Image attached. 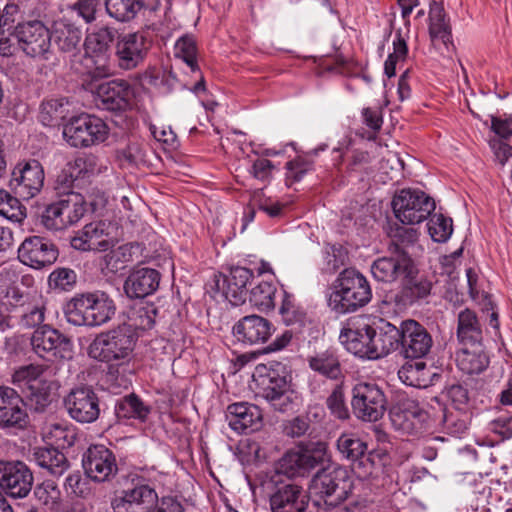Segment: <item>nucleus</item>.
Wrapping results in <instances>:
<instances>
[{
    "label": "nucleus",
    "mask_w": 512,
    "mask_h": 512,
    "mask_svg": "<svg viewBox=\"0 0 512 512\" xmlns=\"http://www.w3.org/2000/svg\"><path fill=\"white\" fill-rule=\"evenodd\" d=\"M309 429V422L306 417L297 416L287 420L283 424V433L291 438L303 436Z\"/></svg>",
    "instance_id": "62"
},
{
    "label": "nucleus",
    "mask_w": 512,
    "mask_h": 512,
    "mask_svg": "<svg viewBox=\"0 0 512 512\" xmlns=\"http://www.w3.org/2000/svg\"><path fill=\"white\" fill-rule=\"evenodd\" d=\"M274 330L272 323L267 319L258 315H248L242 317L233 326V335L245 344H263L271 337Z\"/></svg>",
    "instance_id": "27"
},
{
    "label": "nucleus",
    "mask_w": 512,
    "mask_h": 512,
    "mask_svg": "<svg viewBox=\"0 0 512 512\" xmlns=\"http://www.w3.org/2000/svg\"><path fill=\"white\" fill-rule=\"evenodd\" d=\"M392 207L401 223L415 225L424 221L434 211L435 202L423 191L403 189L394 196Z\"/></svg>",
    "instance_id": "9"
},
{
    "label": "nucleus",
    "mask_w": 512,
    "mask_h": 512,
    "mask_svg": "<svg viewBox=\"0 0 512 512\" xmlns=\"http://www.w3.org/2000/svg\"><path fill=\"white\" fill-rule=\"evenodd\" d=\"M112 228L104 221L89 223L71 239V246L81 251H106L114 244Z\"/></svg>",
    "instance_id": "24"
},
{
    "label": "nucleus",
    "mask_w": 512,
    "mask_h": 512,
    "mask_svg": "<svg viewBox=\"0 0 512 512\" xmlns=\"http://www.w3.org/2000/svg\"><path fill=\"white\" fill-rule=\"evenodd\" d=\"M68 415L76 422H95L100 415L99 398L92 387H75L63 399Z\"/></svg>",
    "instance_id": "12"
},
{
    "label": "nucleus",
    "mask_w": 512,
    "mask_h": 512,
    "mask_svg": "<svg viewBox=\"0 0 512 512\" xmlns=\"http://www.w3.org/2000/svg\"><path fill=\"white\" fill-rule=\"evenodd\" d=\"M158 500L156 491L147 484L124 489L111 502L114 512H151Z\"/></svg>",
    "instance_id": "20"
},
{
    "label": "nucleus",
    "mask_w": 512,
    "mask_h": 512,
    "mask_svg": "<svg viewBox=\"0 0 512 512\" xmlns=\"http://www.w3.org/2000/svg\"><path fill=\"white\" fill-rule=\"evenodd\" d=\"M326 456L327 444L324 442L298 446L283 455L279 461V470L289 477L304 475L322 464Z\"/></svg>",
    "instance_id": "11"
},
{
    "label": "nucleus",
    "mask_w": 512,
    "mask_h": 512,
    "mask_svg": "<svg viewBox=\"0 0 512 512\" xmlns=\"http://www.w3.org/2000/svg\"><path fill=\"white\" fill-rule=\"evenodd\" d=\"M269 504L272 512H304L307 507L302 487L290 481L276 484Z\"/></svg>",
    "instance_id": "25"
},
{
    "label": "nucleus",
    "mask_w": 512,
    "mask_h": 512,
    "mask_svg": "<svg viewBox=\"0 0 512 512\" xmlns=\"http://www.w3.org/2000/svg\"><path fill=\"white\" fill-rule=\"evenodd\" d=\"M253 279V272L244 267H235L229 275L223 277V294L234 306L245 302L247 296V284Z\"/></svg>",
    "instance_id": "31"
},
{
    "label": "nucleus",
    "mask_w": 512,
    "mask_h": 512,
    "mask_svg": "<svg viewBox=\"0 0 512 512\" xmlns=\"http://www.w3.org/2000/svg\"><path fill=\"white\" fill-rule=\"evenodd\" d=\"M229 427L237 433L257 430L261 426L262 413L260 409L247 402L230 404L226 411Z\"/></svg>",
    "instance_id": "29"
},
{
    "label": "nucleus",
    "mask_w": 512,
    "mask_h": 512,
    "mask_svg": "<svg viewBox=\"0 0 512 512\" xmlns=\"http://www.w3.org/2000/svg\"><path fill=\"white\" fill-rule=\"evenodd\" d=\"M41 222L48 230L57 231L67 227L66 221L62 216L59 201L52 203L45 209Z\"/></svg>",
    "instance_id": "58"
},
{
    "label": "nucleus",
    "mask_w": 512,
    "mask_h": 512,
    "mask_svg": "<svg viewBox=\"0 0 512 512\" xmlns=\"http://www.w3.org/2000/svg\"><path fill=\"white\" fill-rule=\"evenodd\" d=\"M510 136H512V130H492L488 139L495 162L501 167L512 162V146L506 142Z\"/></svg>",
    "instance_id": "44"
},
{
    "label": "nucleus",
    "mask_w": 512,
    "mask_h": 512,
    "mask_svg": "<svg viewBox=\"0 0 512 512\" xmlns=\"http://www.w3.org/2000/svg\"><path fill=\"white\" fill-rule=\"evenodd\" d=\"M33 351L41 358H64L72 350L71 341L49 325L38 327L32 334Z\"/></svg>",
    "instance_id": "18"
},
{
    "label": "nucleus",
    "mask_w": 512,
    "mask_h": 512,
    "mask_svg": "<svg viewBox=\"0 0 512 512\" xmlns=\"http://www.w3.org/2000/svg\"><path fill=\"white\" fill-rule=\"evenodd\" d=\"M44 369L39 365L20 367L12 375V383L25 394L35 412H44L52 403V391L56 383L42 377Z\"/></svg>",
    "instance_id": "5"
},
{
    "label": "nucleus",
    "mask_w": 512,
    "mask_h": 512,
    "mask_svg": "<svg viewBox=\"0 0 512 512\" xmlns=\"http://www.w3.org/2000/svg\"><path fill=\"white\" fill-rule=\"evenodd\" d=\"M0 215L16 222H21L26 217L19 200L3 190H0Z\"/></svg>",
    "instance_id": "54"
},
{
    "label": "nucleus",
    "mask_w": 512,
    "mask_h": 512,
    "mask_svg": "<svg viewBox=\"0 0 512 512\" xmlns=\"http://www.w3.org/2000/svg\"><path fill=\"white\" fill-rule=\"evenodd\" d=\"M403 168V162L396 153L388 151L387 154L382 158L380 163V170L390 179H393V173L399 172Z\"/></svg>",
    "instance_id": "64"
},
{
    "label": "nucleus",
    "mask_w": 512,
    "mask_h": 512,
    "mask_svg": "<svg viewBox=\"0 0 512 512\" xmlns=\"http://www.w3.org/2000/svg\"><path fill=\"white\" fill-rule=\"evenodd\" d=\"M456 361L459 369L466 374H479L489 364L488 356L484 352L481 343L475 346H464L457 353Z\"/></svg>",
    "instance_id": "35"
},
{
    "label": "nucleus",
    "mask_w": 512,
    "mask_h": 512,
    "mask_svg": "<svg viewBox=\"0 0 512 512\" xmlns=\"http://www.w3.org/2000/svg\"><path fill=\"white\" fill-rule=\"evenodd\" d=\"M160 273L152 268L142 267L130 273L124 284L129 298H144L159 287Z\"/></svg>",
    "instance_id": "30"
},
{
    "label": "nucleus",
    "mask_w": 512,
    "mask_h": 512,
    "mask_svg": "<svg viewBox=\"0 0 512 512\" xmlns=\"http://www.w3.org/2000/svg\"><path fill=\"white\" fill-rule=\"evenodd\" d=\"M389 256L376 259L371 265L373 277L384 283H392L399 279L411 280L416 268L410 255L388 251Z\"/></svg>",
    "instance_id": "13"
},
{
    "label": "nucleus",
    "mask_w": 512,
    "mask_h": 512,
    "mask_svg": "<svg viewBox=\"0 0 512 512\" xmlns=\"http://www.w3.org/2000/svg\"><path fill=\"white\" fill-rule=\"evenodd\" d=\"M112 40V33L108 28H100L86 36L83 65L87 75L109 77L112 74L109 53Z\"/></svg>",
    "instance_id": "8"
},
{
    "label": "nucleus",
    "mask_w": 512,
    "mask_h": 512,
    "mask_svg": "<svg viewBox=\"0 0 512 512\" xmlns=\"http://www.w3.org/2000/svg\"><path fill=\"white\" fill-rule=\"evenodd\" d=\"M429 19V33L432 40H439L443 44H447L450 41L451 32L449 25L445 20L444 10L439 6L432 7Z\"/></svg>",
    "instance_id": "50"
},
{
    "label": "nucleus",
    "mask_w": 512,
    "mask_h": 512,
    "mask_svg": "<svg viewBox=\"0 0 512 512\" xmlns=\"http://www.w3.org/2000/svg\"><path fill=\"white\" fill-rule=\"evenodd\" d=\"M44 178V169L37 160L20 162L11 173L9 186L16 195L29 200L41 191Z\"/></svg>",
    "instance_id": "14"
},
{
    "label": "nucleus",
    "mask_w": 512,
    "mask_h": 512,
    "mask_svg": "<svg viewBox=\"0 0 512 512\" xmlns=\"http://www.w3.org/2000/svg\"><path fill=\"white\" fill-rule=\"evenodd\" d=\"M352 490V482L346 468L329 465L318 471L310 481L308 492L317 505L323 501L336 507L345 501Z\"/></svg>",
    "instance_id": "3"
},
{
    "label": "nucleus",
    "mask_w": 512,
    "mask_h": 512,
    "mask_svg": "<svg viewBox=\"0 0 512 512\" xmlns=\"http://www.w3.org/2000/svg\"><path fill=\"white\" fill-rule=\"evenodd\" d=\"M156 309L152 306H144L134 313V326L141 330H149L155 324Z\"/></svg>",
    "instance_id": "60"
},
{
    "label": "nucleus",
    "mask_w": 512,
    "mask_h": 512,
    "mask_svg": "<svg viewBox=\"0 0 512 512\" xmlns=\"http://www.w3.org/2000/svg\"><path fill=\"white\" fill-rule=\"evenodd\" d=\"M63 138L74 148H86L104 142L108 130H63Z\"/></svg>",
    "instance_id": "43"
},
{
    "label": "nucleus",
    "mask_w": 512,
    "mask_h": 512,
    "mask_svg": "<svg viewBox=\"0 0 512 512\" xmlns=\"http://www.w3.org/2000/svg\"><path fill=\"white\" fill-rule=\"evenodd\" d=\"M42 435L47 443L61 449L71 447L76 440L74 431L61 423L46 424Z\"/></svg>",
    "instance_id": "41"
},
{
    "label": "nucleus",
    "mask_w": 512,
    "mask_h": 512,
    "mask_svg": "<svg viewBox=\"0 0 512 512\" xmlns=\"http://www.w3.org/2000/svg\"><path fill=\"white\" fill-rule=\"evenodd\" d=\"M28 425L29 415L21 395L11 387L0 386V427L20 431Z\"/></svg>",
    "instance_id": "16"
},
{
    "label": "nucleus",
    "mask_w": 512,
    "mask_h": 512,
    "mask_svg": "<svg viewBox=\"0 0 512 512\" xmlns=\"http://www.w3.org/2000/svg\"><path fill=\"white\" fill-rule=\"evenodd\" d=\"M135 344L136 338L130 327L122 325L99 334L89 346V355L103 362L128 360Z\"/></svg>",
    "instance_id": "6"
},
{
    "label": "nucleus",
    "mask_w": 512,
    "mask_h": 512,
    "mask_svg": "<svg viewBox=\"0 0 512 512\" xmlns=\"http://www.w3.org/2000/svg\"><path fill=\"white\" fill-rule=\"evenodd\" d=\"M103 78L87 75L83 86L93 94L98 107L110 111L124 110L129 105V85L123 80L102 81Z\"/></svg>",
    "instance_id": "10"
},
{
    "label": "nucleus",
    "mask_w": 512,
    "mask_h": 512,
    "mask_svg": "<svg viewBox=\"0 0 512 512\" xmlns=\"http://www.w3.org/2000/svg\"><path fill=\"white\" fill-rule=\"evenodd\" d=\"M372 297L367 279L354 269H345L335 281L328 304L337 313H347L365 306Z\"/></svg>",
    "instance_id": "2"
},
{
    "label": "nucleus",
    "mask_w": 512,
    "mask_h": 512,
    "mask_svg": "<svg viewBox=\"0 0 512 512\" xmlns=\"http://www.w3.org/2000/svg\"><path fill=\"white\" fill-rule=\"evenodd\" d=\"M81 30L73 24L60 20L54 23V30L51 39L64 52L77 50L81 40Z\"/></svg>",
    "instance_id": "39"
},
{
    "label": "nucleus",
    "mask_w": 512,
    "mask_h": 512,
    "mask_svg": "<svg viewBox=\"0 0 512 512\" xmlns=\"http://www.w3.org/2000/svg\"><path fill=\"white\" fill-rule=\"evenodd\" d=\"M445 395L457 411L468 412L470 397L462 384H452L445 389Z\"/></svg>",
    "instance_id": "57"
},
{
    "label": "nucleus",
    "mask_w": 512,
    "mask_h": 512,
    "mask_svg": "<svg viewBox=\"0 0 512 512\" xmlns=\"http://www.w3.org/2000/svg\"><path fill=\"white\" fill-rule=\"evenodd\" d=\"M327 406L331 412L339 419L348 417V410L344 403V396L340 389L334 390L327 398Z\"/></svg>",
    "instance_id": "63"
},
{
    "label": "nucleus",
    "mask_w": 512,
    "mask_h": 512,
    "mask_svg": "<svg viewBox=\"0 0 512 512\" xmlns=\"http://www.w3.org/2000/svg\"><path fill=\"white\" fill-rule=\"evenodd\" d=\"M62 216L66 221L67 227L77 223L85 214L86 200L79 193H67L59 200Z\"/></svg>",
    "instance_id": "42"
},
{
    "label": "nucleus",
    "mask_w": 512,
    "mask_h": 512,
    "mask_svg": "<svg viewBox=\"0 0 512 512\" xmlns=\"http://www.w3.org/2000/svg\"><path fill=\"white\" fill-rule=\"evenodd\" d=\"M77 282V275L70 268H57L49 276V285L60 291H70Z\"/></svg>",
    "instance_id": "55"
},
{
    "label": "nucleus",
    "mask_w": 512,
    "mask_h": 512,
    "mask_svg": "<svg viewBox=\"0 0 512 512\" xmlns=\"http://www.w3.org/2000/svg\"><path fill=\"white\" fill-rule=\"evenodd\" d=\"M33 486V474L20 461H0V488L12 498H25Z\"/></svg>",
    "instance_id": "15"
},
{
    "label": "nucleus",
    "mask_w": 512,
    "mask_h": 512,
    "mask_svg": "<svg viewBox=\"0 0 512 512\" xmlns=\"http://www.w3.org/2000/svg\"><path fill=\"white\" fill-rule=\"evenodd\" d=\"M400 344L405 358L420 359L428 355L433 339L427 329L415 320H405L400 325Z\"/></svg>",
    "instance_id": "19"
},
{
    "label": "nucleus",
    "mask_w": 512,
    "mask_h": 512,
    "mask_svg": "<svg viewBox=\"0 0 512 512\" xmlns=\"http://www.w3.org/2000/svg\"><path fill=\"white\" fill-rule=\"evenodd\" d=\"M15 36L21 49L31 57L44 56L51 46V34L40 21L17 25Z\"/></svg>",
    "instance_id": "22"
},
{
    "label": "nucleus",
    "mask_w": 512,
    "mask_h": 512,
    "mask_svg": "<svg viewBox=\"0 0 512 512\" xmlns=\"http://www.w3.org/2000/svg\"><path fill=\"white\" fill-rule=\"evenodd\" d=\"M371 360L382 358L394 351L400 344V327L385 323L379 331L371 326Z\"/></svg>",
    "instance_id": "32"
},
{
    "label": "nucleus",
    "mask_w": 512,
    "mask_h": 512,
    "mask_svg": "<svg viewBox=\"0 0 512 512\" xmlns=\"http://www.w3.org/2000/svg\"><path fill=\"white\" fill-rule=\"evenodd\" d=\"M114 301L100 291L76 295L64 306V315L75 326H100L115 314Z\"/></svg>",
    "instance_id": "1"
},
{
    "label": "nucleus",
    "mask_w": 512,
    "mask_h": 512,
    "mask_svg": "<svg viewBox=\"0 0 512 512\" xmlns=\"http://www.w3.org/2000/svg\"><path fill=\"white\" fill-rule=\"evenodd\" d=\"M390 237L391 243L388 246V251L410 255V250L414 248L418 241V232L413 227L401 226L397 227Z\"/></svg>",
    "instance_id": "45"
},
{
    "label": "nucleus",
    "mask_w": 512,
    "mask_h": 512,
    "mask_svg": "<svg viewBox=\"0 0 512 512\" xmlns=\"http://www.w3.org/2000/svg\"><path fill=\"white\" fill-rule=\"evenodd\" d=\"M175 57L181 59L190 68L191 72L198 71L196 61V44L192 37L183 36L179 38L174 47Z\"/></svg>",
    "instance_id": "52"
},
{
    "label": "nucleus",
    "mask_w": 512,
    "mask_h": 512,
    "mask_svg": "<svg viewBox=\"0 0 512 512\" xmlns=\"http://www.w3.org/2000/svg\"><path fill=\"white\" fill-rule=\"evenodd\" d=\"M115 412L120 419H138L145 421L150 414V407L135 394H130L119 400Z\"/></svg>",
    "instance_id": "40"
},
{
    "label": "nucleus",
    "mask_w": 512,
    "mask_h": 512,
    "mask_svg": "<svg viewBox=\"0 0 512 512\" xmlns=\"http://www.w3.org/2000/svg\"><path fill=\"white\" fill-rule=\"evenodd\" d=\"M261 396L277 407V401L281 399L289 400L287 393L289 391V381L286 375L279 374L276 370H270L261 378Z\"/></svg>",
    "instance_id": "36"
},
{
    "label": "nucleus",
    "mask_w": 512,
    "mask_h": 512,
    "mask_svg": "<svg viewBox=\"0 0 512 512\" xmlns=\"http://www.w3.org/2000/svg\"><path fill=\"white\" fill-rule=\"evenodd\" d=\"M351 405L358 419L376 422L386 413L388 400L383 389L376 383L360 382L352 389Z\"/></svg>",
    "instance_id": "7"
},
{
    "label": "nucleus",
    "mask_w": 512,
    "mask_h": 512,
    "mask_svg": "<svg viewBox=\"0 0 512 512\" xmlns=\"http://www.w3.org/2000/svg\"><path fill=\"white\" fill-rule=\"evenodd\" d=\"M143 6V0H106V11L118 21L133 19Z\"/></svg>",
    "instance_id": "47"
},
{
    "label": "nucleus",
    "mask_w": 512,
    "mask_h": 512,
    "mask_svg": "<svg viewBox=\"0 0 512 512\" xmlns=\"http://www.w3.org/2000/svg\"><path fill=\"white\" fill-rule=\"evenodd\" d=\"M34 495L43 505L52 506L58 502L60 490L53 481L47 480L35 488Z\"/></svg>",
    "instance_id": "59"
},
{
    "label": "nucleus",
    "mask_w": 512,
    "mask_h": 512,
    "mask_svg": "<svg viewBox=\"0 0 512 512\" xmlns=\"http://www.w3.org/2000/svg\"><path fill=\"white\" fill-rule=\"evenodd\" d=\"M399 379L406 385L426 388L432 384L433 377L436 376L427 368L425 362H406L398 371Z\"/></svg>",
    "instance_id": "38"
},
{
    "label": "nucleus",
    "mask_w": 512,
    "mask_h": 512,
    "mask_svg": "<svg viewBox=\"0 0 512 512\" xmlns=\"http://www.w3.org/2000/svg\"><path fill=\"white\" fill-rule=\"evenodd\" d=\"M428 232L435 242H446L453 232V221L442 214H434L428 222Z\"/></svg>",
    "instance_id": "51"
},
{
    "label": "nucleus",
    "mask_w": 512,
    "mask_h": 512,
    "mask_svg": "<svg viewBox=\"0 0 512 512\" xmlns=\"http://www.w3.org/2000/svg\"><path fill=\"white\" fill-rule=\"evenodd\" d=\"M456 335L463 346H475L482 342V326L473 310L466 308L459 312Z\"/></svg>",
    "instance_id": "33"
},
{
    "label": "nucleus",
    "mask_w": 512,
    "mask_h": 512,
    "mask_svg": "<svg viewBox=\"0 0 512 512\" xmlns=\"http://www.w3.org/2000/svg\"><path fill=\"white\" fill-rule=\"evenodd\" d=\"M309 367L316 373L337 380L342 377V366L337 353L327 349L307 357Z\"/></svg>",
    "instance_id": "34"
},
{
    "label": "nucleus",
    "mask_w": 512,
    "mask_h": 512,
    "mask_svg": "<svg viewBox=\"0 0 512 512\" xmlns=\"http://www.w3.org/2000/svg\"><path fill=\"white\" fill-rule=\"evenodd\" d=\"M276 287L266 281H261L255 285L249 295V302L260 311H267L274 308V297Z\"/></svg>",
    "instance_id": "48"
},
{
    "label": "nucleus",
    "mask_w": 512,
    "mask_h": 512,
    "mask_svg": "<svg viewBox=\"0 0 512 512\" xmlns=\"http://www.w3.org/2000/svg\"><path fill=\"white\" fill-rule=\"evenodd\" d=\"M443 426L448 433L452 435H460L464 433L468 427L469 415L467 412L444 411Z\"/></svg>",
    "instance_id": "56"
},
{
    "label": "nucleus",
    "mask_w": 512,
    "mask_h": 512,
    "mask_svg": "<svg viewBox=\"0 0 512 512\" xmlns=\"http://www.w3.org/2000/svg\"><path fill=\"white\" fill-rule=\"evenodd\" d=\"M133 260V246L130 244L121 245L105 254L102 258V269L110 273H117L123 270L127 263Z\"/></svg>",
    "instance_id": "46"
},
{
    "label": "nucleus",
    "mask_w": 512,
    "mask_h": 512,
    "mask_svg": "<svg viewBox=\"0 0 512 512\" xmlns=\"http://www.w3.org/2000/svg\"><path fill=\"white\" fill-rule=\"evenodd\" d=\"M371 326L364 319L350 321L339 336L347 351L364 359L371 360Z\"/></svg>",
    "instance_id": "26"
},
{
    "label": "nucleus",
    "mask_w": 512,
    "mask_h": 512,
    "mask_svg": "<svg viewBox=\"0 0 512 512\" xmlns=\"http://www.w3.org/2000/svg\"><path fill=\"white\" fill-rule=\"evenodd\" d=\"M22 312L19 325L25 329H32L41 325L45 320L46 304L43 300L34 303H22Z\"/></svg>",
    "instance_id": "49"
},
{
    "label": "nucleus",
    "mask_w": 512,
    "mask_h": 512,
    "mask_svg": "<svg viewBox=\"0 0 512 512\" xmlns=\"http://www.w3.org/2000/svg\"><path fill=\"white\" fill-rule=\"evenodd\" d=\"M57 257L56 246L50 240L40 236L26 237L18 248V259L35 269L53 264Z\"/></svg>",
    "instance_id": "21"
},
{
    "label": "nucleus",
    "mask_w": 512,
    "mask_h": 512,
    "mask_svg": "<svg viewBox=\"0 0 512 512\" xmlns=\"http://www.w3.org/2000/svg\"><path fill=\"white\" fill-rule=\"evenodd\" d=\"M337 450L347 460L354 462V469L363 467L365 470L361 476L372 473L373 462L366 456L367 444L354 433H343L337 439Z\"/></svg>",
    "instance_id": "28"
},
{
    "label": "nucleus",
    "mask_w": 512,
    "mask_h": 512,
    "mask_svg": "<svg viewBox=\"0 0 512 512\" xmlns=\"http://www.w3.org/2000/svg\"><path fill=\"white\" fill-rule=\"evenodd\" d=\"M150 134L156 143L165 151L177 149L179 142L174 130H150Z\"/></svg>",
    "instance_id": "61"
},
{
    "label": "nucleus",
    "mask_w": 512,
    "mask_h": 512,
    "mask_svg": "<svg viewBox=\"0 0 512 512\" xmlns=\"http://www.w3.org/2000/svg\"><path fill=\"white\" fill-rule=\"evenodd\" d=\"M408 48L405 40L400 34H397L393 39V52L390 53L384 63V73L388 78L394 77L396 74V67L399 63L405 61Z\"/></svg>",
    "instance_id": "53"
},
{
    "label": "nucleus",
    "mask_w": 512,
    "mask_h": 512,
    "mask_svg": "<svg viewBox=\"0 0 512 512\" xmlns=\"http://www.w3.org/2000/svg\"><path fill=\"white\" fill-rule=\"evenodd\" d=\"M39 121L46 128H108L102 118L75 111L65 98L44 101L40 107Z\"/></svg>",
    "instance_id": "4"
},
{
    "label": "nucleus",
    "mask_w": 512,
    "mask_h": 512,
    "mask_svg": "<svg viewBox=\"0 0 512 512\" xmlns=\"http://www.w3.org/2000/svg\"><path fill=\"white\" fill-rule=\"evenodd\" d=\"M33 456L37 465L53 476H61L69 467L66 456L54 447L36 448Z\"/></svg>",
    "instance_id": "37"
},
{
    "label": "nucleus",
    "mask_w": 512,
    "mask_h": 512,
    "mask_svg": "<svg viewBox=\"0 0 512 512\" xmlns=\"http://www.w3.org/2000/svg\"><path fill=\"white\" fill-rule=\"evenodd\" d=\"M82 464L87 477L95 482L108 481L118 470L114 454L103 445L89 447Z\"/></svg>",
    "instance_id": "23"
},
{
    "label": "nucleus",
    "mask_w": 512,
    "mask_h": 512,
    "mask_svg": "<svg viewBox=\"0 0 512 512\" xmlns=\"http://www.w3.org/2000/svg\"><path fill=\"white\" fill-rule=\"evenodd\" d=\"M150 47L151 41L144 31L120 35L115 47L119 66L127 70L136 68L144 61Z\"/></svg>",
    "instance_id": "17"
}]
</instances>
